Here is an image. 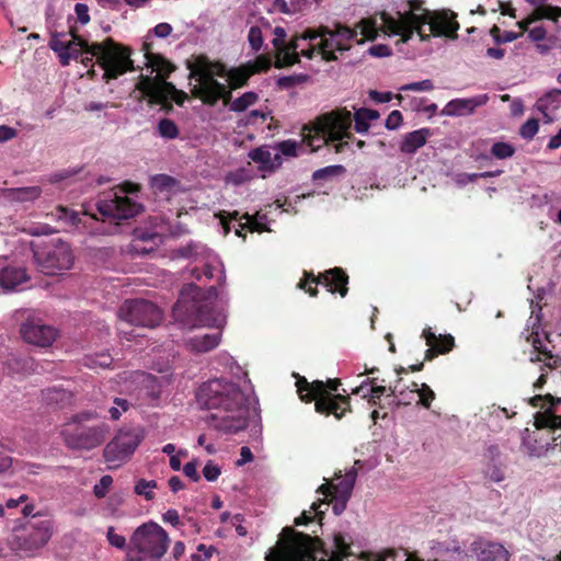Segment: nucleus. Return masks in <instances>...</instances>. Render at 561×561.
<instances>
[{
    "label": "nucleus",
    "instance_id": "11",
    "mask_svg": "<svg viewBox=\"0 0 561 561\" xmlns=\"http://www.w3.org/2000/svg\"><path fill=\"white\" fill-rule=\"evenodd\" d=\"M139 186L125 183L100 196L96 208L103 220H124L135 217L142 206L134 196Z\"/></svg>",
    "mask_w": 561,
    "mask_h": 561
},
{
    "label": "nucleus",
    "instance_id": "20",
    "mask_svg": "<svg viewBox=\"0 0 561 561\" xmlns=\"http://www.w3.org/2000/svg\"><path fill=\"white\" fill-rule=\"evenodd\" d=\"M311 284H321L328 288V291H337L342 297L347 294V276L341 268L329 270L319 279L306 277V279L299 282L298 286L309 293L310 296H316L317 290L311 287Z\"/></svg>",
    "mask_w": 561,
    "mask_h": 561
},
{
    "label": "nucleus",
    "instance_id": "24",
    "mask_svg": "<svg viewBox=\"0 0 561 561\" xmlns=\"http://www.w3.org/2000/svg\"><path fill=\"white\" fill-rule=\"evenodd\" d=\"M47 540L48 537L45 533L34 530L27 536H13L10 540V547L21 556L32 557Z\"/></svg>",
    "mask_w": 561,
    "mask_h": 561
},
{
    "label": "nucleus",
    "instance_id": "62",
    "mask_svg": "<svg viewBox=\"0 0 561 561\" xmlns=\"http://www.w3.org/2000/svg\"><path fill=\"white\" fill-rule=\"evenodd\" d=\"M402 119L403 118L400 111H392L386 119V128L389 130H394L399 128V126L402 124Z\"/></svg>",
    "mask_w": 561,
    "mask_h": 561
},
{
    "label": "nucleus",
    "instance_id": "58",
    "mask_svg": "<svg viewBox=\"0 0 561 561\" xmlns=\"http://www.w3.org/2000/svg\"><path fill=\"white\" fill-rule=\"evenodd\" d=\"M106 538L111 546L117 549H124L126 547V539L124 536L115 533V528L110 526L106 531Z\"/></svg>",
    "mask_w": 561,
    "mask_h": 561
},
{
    "label": "nucleus",
    "instance_id": "16",
    "mask_svg": "<svg viewBox=\"0 0 561 561\" xmlns=\"http://www.w3.org/2000/svg\"><path fill=\"white\" fill-rule=\"evenodd\" d=\"M142 439L144 434L140 430L119 431L104 449L106 462L111 467L119 466L135 453Z\"/></svg>",
    "mask_w": 561,
    "mask_h": 561
},
{
    "label": "nucleus",
    "instance_id": "12",
    "mask_svg": "<svg viewBox=\"0 0 561 561\" xmlns=\"http://www.w3.org/2000/svg\"><path fill=\"white\" fill-rule=\"evenodd\" d=\"M178 255L190 259L196 263L191 270L194 278L197 280L217 278L218 282L225 280L224 265L219 257L206 245L198 242H190L178 249Z\"/></svg>",
    "mask_w": 561,
    "mask_h": 561
},
{
    "label": "nucleus",
    "instance_id": "45",
    "mask_svg": "<svg viewBox=\"0 0 561 561\" xmlns=\"http://www.w3.org/2000/svg\"><path fill=\"white\" fill-rule=\"evenodd\" d=\"M491 153L496 159H508L514 156L515 147L508 142L496 141L491 147Z\"/></svg>",
    "mask_w": 561,
    "mask_h": 561
},
{
    "label": "nucleus",
    "instance_id": "28",
    "mask_svg": "<svg viewBox=\"0 0 561 561\" xmlns=\"http://www.w3.org/2000/svg\"><path fill=\"white\" fill-rule=\"evenodd\" d=\"M42 194L39 186H25L15 188H4L1 196L10 202L24 203L37 199Z\"/></svg>",
    "mask_w": 561,
    "mask_h": 561
},
{
    "label": "nucleus",
    "instance_id": "64",
    "mask_svg": "<svg viewBox=\"0 0 561 561\" xmlns=\"http://www.w3.org/2000/svg\"><path fill=\"white\" fill-rule=\"evenodd\" d=\"M75 12L77 14V19L81 24H87L90 21L89 8L84 3H77L75 5Z\"/></svg>",
    "mask_w": 561,
    "mask_h": 561
},
{
    "label": "nucleus",
    "instance_id": "54",
    "mask_svg": "<svg viewBox=\"0 0 561 561\" xmlns=\"http://www.w3.org/2000/svg\"><path fill=\"white\" fill-rule=\"evenodd\" d=\"M542 19H550V15L547 14V11H533L524 20L517 22V25L522 31H527L530 24Z\"/></svg>",
    "mask_w": 561,
    "mask_h": 561
},
{
    "label": "nucleus",
    "instance_id": "29",
    "mask_svg": "<svg viewBox=\"0 0 561 561\" xmlns=\"http://www.w3.org/2000/svg\"><path fill=\"white\" fill-rule=\"evenodd\" d=\"M422 336L424 337L426 345L434 346L440 354L450 352L455 345L453 335H436L435 332L432 331V328H425L423 330Z\"/></svg>",
    "mask_w": 561,
    "mask_h": 561
},
{
    "label": "nucleus",
    "instance_id": "10",
    "mask_svg": "<svg viewBox=\"0 0 561 561\" xmlns=\"http://www.w3.org/2000/svg\"><path fill=\"white\" fill-rule=\"evenodd\" d=\"M169 537L157 523L148 522L134 531L128 558L130 561H158L167 551Z\"/></svg>",
    "mask_w": 561,
    "mask_h": 561
},
{
    "label": "nucleus",
    "instance_id": "3",
    "mask_svg": "<svg viewBox=\"0 0 561 561\" xmlns=\"http://www.w3.org/2000/svg\"><path fill=\"white\" fill-rule=\"evenodd\" d=\"M216 298V288H209L207 297H202L201 288L190 284L182 289L179 300L172 309L174 321L182 328H215L218 330L187 339L185 346L192 353L210 352L221 342L220 330L226 323V316L222 309L215 307Z\"/></svg>",
    "mask_w": 561,
    "mask_h": 561
},
{
    "label": "nucleus",
    "instance_id": "22",
    "mask_svg": "<svg viewBox=\"0 0 561 561\" xmlns=\"http://www.w3.org/2000/svg\"><path fill=\"white\" fill-rule=\"evenodd\" d=\"M470 551L479 561H508L506 548L495 541L478 538L470 545Z\"/></svg>",
    "mask_w": 561,
    "mask_h": 561
},
{
    "label": "nucleus",
    "instance_id": "27",
    "mask_svg": "<svg viewBox=\"0 0 561 561\" xmlns=\"http://www.w3.org/2000/svg\"><path fill=\"white\" fill-rule=\"evenodd\" d=\"M432 136L428 128H420L405 134L400 142V151L407 154H414L422 148Z\"/></svg>",
    "mask_w": 561,
    "mask_h": 561
},
{
    "label": "nucleus",
    "instance_id": "9",
    "mask_svg": "<svg viewBox=\"0 0 561 561\" xmlns=\"http://www.w3.org/2000/svg\"><path fill=\"white\" fill-rule=\"evenodd\" d=\"M340 381L330 379L327 383L322 381H313L309 383L305 378L298 379L296 382L297 392L302 401H316V411L324 414H333L336 419H341L348 405V398L343 396H333L331 392L336 391Z\"/></svg>",
    "mask_w": 561,
    "mask_h": 561
},
{
    "label": "nucleus",
    "instance_id": "37",
    "mask_svg": "<svg viewBox=\"0 0 561 561\" xmlns=\"http://www.w3.org/2000/svg\"><path fill=\"white\" fill-rule=\"evenodd\" d=\"M276 152L278 153V157H282V162L285 158H294L298 156V151L300 149V142L288 139L278 142L274 146Z\"/></svg>",
    "mask_w": 561,
    "mask_h": 561
},
{
    "label": "nucleus",
    "instance_id": "35",
    "mask_svg": "<svg viewBox=\"0 0 561 561\" xmlns=\"http://www.w3.org/2000/svg\"><path fill=\"white\" fill-rule=\"evenodd\" d=\"M134 381L137 382L141 387V389L147 390L149 394H154L159 389L158 380L150 374L144 371H135L133 374Z\"/></svg>",
    "mask_w": 561,
    "mask_h": 561
},
{
    "label": "nucleus",
    "instance_id": "59",
    "mask_svg": "<svg viewBox=\"0 0 561 561\" xmlns=\"http://www.w3.org/2000/svg\"><path fill=\"white\" fill-rule=\"evenodd\" d=\"M115 405L110 409V414L113 420H118L123 412L128 410L129 403L125 399L116 398Z\"/></svg>",
    "mask_w": 561,
    "mask_h": 561
},
{
    "label": "nucleus",
    "instance_id": "19",
    "mask_svg": "<svg viewBox=\"0 0 561 561\" xmlns=\"http://www.w3.org/2000/svg\"><path fill=\"white\" fill-rule=\"evenodd\" d=\"M540 310V307H538V310L533 307L531 314L527 321V330H531L530 334L527 336V341L538 353L536 357H530L531 362H546L553 357L548 335L539 332L541 320Z\"/></svg>",
    "mask_w": 561,
    "mask_h": 561
},
{
    "label": "nucleus",
    "instance_id": "42",
    "mask_svg": "<svg viewBox=\"0 0 561 561\" xmlns=\"http://www.w3.org/2000/svg\"><path fill=\"white\" fill-rule=\"evenodd\" d=\"M252 178V173L250 170H247L244 168L237 169L234 171H231L227 173L225 176L226 184H231L234 186L241 185L245 182H248Z\"/></svg>",
    "mask_w": 561,
    "mask_h": 561
},
{
    "label": "nucleus",
    "instance_id": "21",
    "mask_svg": "<svg viewBox=\"0 0 561 561\" xmlns=\"http://www.w3.org/2000/svg\"><path fill=\"white\" fill-rule=\"evenodd\" d=\"M21 335L28 344L47 347L56 340L57 330L41 320L28 319L21 327Z\"/></svg>",
    "mask_w": 561,
    "mask_h": 561
},
{
    "label": "nucleus",
    "instance_id": "48",
    "mask_svg": "<svg viewBox=\"0 0 561 561\" xmlns=\"http://www.w3.org/2000/svg\"><path fill=\"white\" fill-rule=\"evenodd\" d=\"M158 133L165 139H174L179 135V129L173 121L163 118L158 124Z\"/></svg>",
    "mask_w": 561,
    "mask_h": 561
},
{
    "label": "nucleus",
    "instance_id": "34",
    "mask_svg": "<svg viewBox=\"0 0 561 561\" xmlns=\"http://www.w3.org/2000/svg\"><path fill=\"white\" fill-rule=\"evenodd\" d=\"M68 44L69 41H64L61 35H53L49 42L50 49L57 54L62 66L69 65Z\"/></svg>",
    "mask_w": 561,
    "mask_h": 561
},
{
    "label": "nucleus",
    "instance_id": "41",
    "mask_svg": "<svg viewBox=\"0 0 561 561\" xmlns=\"http://www.w3.org/2000/svg\"><path fill=\"white\" fill-rule=\"evenodd\" d=\"M158 484L156 480L140 479L135 485V493L144 496L147 501L154 497L153 490L157 489Z\"/></svg>",
    "mask_w": 561,
    "mask_h": 561
},
{
    "label": "nucleus",
    "instance_id": "55",
    "mask_svg": "<svg viewBox=\"0 0 561 561\" xmlns=\"http://www.w3.org/2000/svg\"><path fill=\"white\" fill-rule=\"evenodd\" d=\"M538 129H539L538 121L535 118H529L522 125L519 134H520L522 138L530 140L538 133Z\"/></svg>",
    "mask_w": 561,
    "mask_h": 561
},
{
    "label": "nucleus",
    "instance_id": "6",
    "mask_svg": "<svg viewBox=\"0 0 561 561\" xmlns=\"http://www.w3.org/2000/svg\"><path fill=\"white\" fill-rule=\"evenodd\" d=\"M172 31L171 24L165 22L159 23L148 32L144 43L145 65L150 70V75H141L137 89L151 103L164 104L172 101L178 105H182L187 99L185 92L178 90L172 83L164 80L173 71V66L162 56L153 54L149 44L152 36L167 38Z\"/></svg>",
    "mask_w": 561,
    "mask_h": 561
},
{
    "label": "nucleus",
    "instance_id": "53",
    "mask_svg": "<svg viewBox=\"0 0 561 561\" xmlns=\"http://www.w3.org/2000/svg\"><path fill=\"white\" fill-rule=\"evenodd\" d=\"M221 474V467L213 460H208L203 468V476L208 482H215Z\"/></svg>",
    "mask_w": 561,
    "mask_h": 561
},
{
    "label": "nucleus",
    "instance_id": "4",
    "mask_svg": "<svg viewBox=\"0 0 561 561\" xmlns=\"http://www.w3.org/2000/svg\"><path fill=\"white\" fill-rule=\"evenodd\" d=\"M196 401L211 410L209 425L225 434H236L248 425L250 396L232 380L215 377L199 385Z\"/></svg>",
    "mask_w": 561,
    "mask_h": 561
},
{
    "label": "nucleus",
    "instance_id": "7",
    "mask_svg": "<svg viewBox=\"0 0 561 561\" xmlns=\"http://www.w3.org/2000/svg\"><path fill=\"white\" fill-rule=\"evenodd\" d=\"M190 78L194 80L192 92L204 102L214 104L220 99L230 98V89L242 87L253 75L247 65L227 70L219 62L206 58H197L190 64Z\"/></svg>",
    "mask_w": 561,
    "mask_h": 561
},
{
    "label": "nucleus",
    "instance_id": "13",
    "mask_svg": "<svg viewBox=\"0 0 561 561\" xmlns=\"http://www.w3.org/2000/svg\"><path fill=\"white\" fill-rule=\"evenodd\" d=\"M37 267L47 275H57L73 265V253L70 245L61 240L50 241L33 251Z\"/></svg>",
    "mask_w": 561,
    "mask_h": 561
},
{
    "label": "nucleus",
    "instance_id": "56",
    "mask_svg": "<svg viewBox=\"0 0 561 561\" xmlns=\"http://www.w3.org/2000/svg\"><path fill=\"white\" fill-rule=\"evenodd\" d=\"M113 484V478L108 474L103 476L94 485L93 493L98 499H103Z\"/></svg>",
    "mask_w": 561,
    "mask_h": 561
},
{
    "label": "nucleus",
    "instance_id": "25",
    "mask_svg": "<svg viewBox=\"0 0 561 561\" xmlns=\"http://www.w3.org/2000/svg\"><path fill=\"white\" fill-rule=\"evenodd\" d=\"M30 279L26 270L16 264H7L0 268V293L19 289Z\"/></svg>",
    "mask_w": 561,
    "mask_h": 561
},
{
    "label": "nucleus",
    "instance_id": "5",
    "mask_svg": "<svg viewBox=\"0 0 561 561\" xmlns=\"http://www.w3.org/2000/svg\"><path fill=\"white\" fill-rule=\"evenodd\" d=\"M378 117L379 113L370 108H358L354 115L346 108H336L318 117L312 127L306 129L304 141L307 142L311 151H316L329 142H336L335 151L343 152L350 148L352 122L354 121L357 133L365 134L370 127V122Z\"/></svg>",
    "mask_w": 561,
    "mask_h": 561
},
{
    "label": "nucleus",
    "instance_id": "2",
    "mask_svg": "<svg viewBox=\"0 0 561 561\" xmlns=\"http://www.w3.org/2000/svg\"><path fill=\"white\" fill-rule=\"evenodd\" d=\"M267 561H412L405 554L356 553L351 550L350 540L342 534L333 538L331 551L324 550L318 539L284 528L277 545L266 556Z\"/></svg>",
    "mask_w": 561,
    "mask_h": 561
},
{
    "label": "nucleus",
    "instance_id": "47",
    "mask_svg": "<svg viewBox=\"0 0 561 561\" xmlns=\"http://www.w3.org/2000/svg\"><path fill=\"white\" fill-rule=\"evenodd\" d=\"M257 100V95L254 92H245L240 98L236 99L231 105L230 108L234 112H243L249 106L253 105Z\"/></svg>",
    "mask_w": 561,
    "mask_h": 561
},
{
    "label": "nucleus",
    "instance_id": "18",
    "mask_svg": "<svg viewBox=\"0 0 561 561\" xmlns=\"http://www.w3.org/2000/svg\"><path fill=\"white\" fill-rule=\"evenodd\" d=\"M216 217H218L225 234H227L231 228L234 229L236 234L239 237H242V230L244 229L251 232L270 230L267 228V216L265 214L256 213L250 216L249 214L240 215L238 211H220Z\"/></svg>",
    "mask_w": 561,
    "mask_h": 561
},
{
    "label": "nucleus",
    "instance_id": "17",
    "mask_svg": "<svg viewBox=\"0 0 561 561\" xmlns=\"http://www.w3.org/2000/svg\"><path fill=\"white\" fill-rule=\"evenodd\" d=\"M106 427H87L77 423L68 424L62 430V436L68 447L72 449H92L105 439Z\"/></svg>",
    "mask_w": 561,
    "mask_h": 561
},
{
    "label": "nucleus",
    "instance_id": "49",
    "mask_svg": "<svg viewBox=\"0 0 561 561\" xmlns=\"http://www.w3.org/2000/svg\"><path fill=\"white\" fill-rule=\"evenodd\" d=\"M44 393L49 403L61 404L70 399V393L62 389L48 388Z\"/></svg>",
    "mask_w": 561,
    "mask_h": 561
},
{
    "label": "nucleus",
    "instance_id": "44",
    "mask_svg": "<svg viewBox=\"0 0 561 561\" xmlns=\"http://www.w3.org/2000/svg\"><path fill=\"white\" fill-rule=\"evenodd\" d=\"M547 0H526L534 10L533 11H547V14L550 15L549 20L557 21L558 18L561 16V8L559 7H552V5H546Z\"/></svg>",
    "mask_w": 561,
    "mask_h": 561
},
{
    "label": "nucleus",
    "instance_id": "60",
    "mask_svg": "<svg viewBox=\"0 0 561 561\" xmlns=\"http://www.w3.org/2000/svg\"><path fill=\"white\" fill-rule=\"evenodd\" d=\"M484 474L488 479L496 483L502 482L505 478L503 470L495 465L488 466L484 470Z\"/></svg>",
    "mask_w": 561,
    "mask_h": 561
},
{
    "label": "nucleus",
    "instance_id": "15",
    "mask_svg": "<svg viewBox=\"0 0 561 561\" xmlns=\"http://www.w3.org/2000/svg\"><path fill=\"white\" fill-rule=\"evenodd\" d=\"M118 318L131 325L154 328L162 320V311L144 299L126 300L118 309Z\"/></svg>",
    "mask_w": 561,
    "mask_h": 561
},
{
    "label": "nucleus",
    "instance_id": "52",
    "mask_svg": "<svg viewBox=\"0 0 561 561\" xmlns=\"http://www.w3.org/2000/svg\"><path fill=\"white\" fill-rule=\"evenodd\" d=\"M248 41L254 51H259L263 46V35L259 26H251L248 33Z\"/></svg>",
    "mask_w": 561,
    "mask_h": 561
},
{
    "label": "nucleus",
    "instance_id": "1",
    "mask_svg": "<svg viewBox=\"0 0 561 561\" xmlns=\"http://www.w3.org/2000/svg\"><path fill=\"white\" fill-rule=\"evenodd\" d=\"M459 24L456 14L449 10L431 11L423 5L422 0H400L393 10L383 11L371 18L362 19L351 28L336 23L333 28L320 26L308 28L285 43L287 33L284 27L274 28L272 44L276 51L275 65L278 68L295 65L299 57L312 59L320 56L322 60H337V53L351 48V42L360 34L365 41H374L379 33L389 37H398V42L407 43L416 33L422 42L431 36L457 38Z\"/></svg>",
    "mask_w": 561,
    "mask_h": 561
},
{
    "label": "nucleus",
    "instance_id": "26",
    "mask_svg": "<svg viewBox=\"0 0 561 561\" xmlns=\"http://www.w3.org/2000/svg\"><path fill=\"white\" fill-rule=\"evenodd\" d=\"M248 156L264 172H273L282 165V157H278L275 148L271 146L255 148Z\"/></svg>",
    "mask_w": 561,
    "mask_h": 561
},
{
    "label": "nucleus",
    "instance_id": "61",
    "mask_svg": "<svg viewBox=\"0 0 561 561\" xmlns=\"http://www.w3.org/2000/svg\"><path fill=\"white\" fill-rule=\"evenodd\" d=\"M368 54L373 57H388L392 54V49L385 44H376L368 48Z\"/></svg>",
    "mask_w": 561,
    "mask_h": 561
},
{
    "label": "nucleus",
    "instance_id": "38",
    "mask_svg": "<svg viewBox=\"0 0 561 561\" xmlns=\"http://www.w3.org/2000/svg\"><path fill=\"white\" fill-rule=\"evenodd\" d=\"M216 360L220 366L227 369L228 373L237 378L245 375L239 364L233 359V357H231L226 352L219 353L216 357Z\"/></svg>",
    "mask_w": 561,
    "mask_h": 561
},
{
    "label": "nucleus",
    "instance_id": "31",
    "mask_svg": "<svg viewBox=\"0 0 561 561\" xmlns=\"http://www.w3.org/2000/svg\"><path fill=\"white\" fill-rule=\"evenodd\" d=\"M537 107L547 118V122H551L552 118L548 116V112H553L561 107V90L553 89L547 92L538 100Z\"/></svg>",
    "mask_w": 561,
    "mask_h": 561
},
{
    "label": "nucleus",
    "instance_id": "46",
    "mask_svg": "<svg viewBox=\"0 0 561 561\" xmlns=\"http://www.w3.org/2000/svg\"><path fill=\"white\" fill-rule=\"evenodd\" d=\"M344 172H345V168L341 164L329 165V167H325V168L314 171L312 174V179L314 181L327 180L330 178L339 176V175L343 174Z\"/></svg>",
    "mask_w": 561,
    "mask_h": 561
},
{
    "label": "nucleus",
    "instance_id": "14",
    "mask_svg": "<svg viewBox=\"0 0 561 561\" xmlns=\"http://www.w3.org/2000/svg\"><path fill=\"white\" fill-rule=\"evenodd\" d=\"M358 463L359 461H355V465L343 476L336 473L331 482L322 484L318 490L324 496L322 501L332 505L335 515H341L346 508L357 478L355 466Z\"/></svg>",
    "mask_w": 561,
    "mask_h": 561
},
{
    "label": "nucleus",
    "instance_id": "43",
    "mask_svg": "<svg viewBox=\"0 0 561 561\" xmlns=\"http://www.w3.org/2000/svg\"><path fill=\"white\" fill-rule=\"evenodd\" d=\"M113 359L110 354L101 353L95 355H89L84 359V365L90 368H107L111 366Z\"/></svg>",
    "mask_w": 561,
    "mask_h": 561
},
{
    "label": "nucleus",
    "instance_id": "63",
    "mask_svg": "<svg viewBox=\"0 0 561 561\" xmlns=\"http://www.w3.org/2000/svg\"><path fill=\"white\" fill-rule=\"evenodd\" d=\"M197 467H198L197 460H192V461L185 463L183 467L184 474L194 482H197L201 479V477L197 472Z\"/></svg>",
    "mask_w": 561,
    "mask_h": 561
},
{
    "label": "nucleus",
    "instance_id": "32",
    "mask_svg": "<svg viewBox=\"0 0 561 561\" xmlns=\"http://www.w3.org/2000/svg\"><path fill=\"white\" fill-rule=\"evenodd\" d=\"M371 381L369 378L365 379L353 390V393L367 399L370 404H376V400L387 392V388L385 386L373 387Z\"/></svg>",
    "mask_w": 561,
    "mask_h": 561
},
{
    "label": "nucleus",
    "instance_id": "8",
    "mask_svg": "<svg viewBox=\"0 0 561 561\" xmlns=\"http://www.w3.org/2000/svg\"><path fill=\"white\" fill-rule=\"evenodd\" d=\"M67 50L69 62L72 59L81 58V62L88 66L93 58H96L106 79H116L131 67L128 50L112 39L89 45L88 42L72 35Z\"/></svg>",
    "mask_w": 561,
    "mask_h": 561
},
{
    "label": "nucleus",
    "instance_id": "23",
    "mask_svg": "<svg viewBox=\"0 0 561 561\" xmlns=\"http://www.w3.org/2000/svg\"><path fill=\"white\" fill-rule=\"evenodd\" d=\"M488 94H478L466 99H454L449 101L442 111L445 116H466L474 112L476 108L488 103Z\"/></svg>",
    "mask_w": 561,
    "mask_h": 561
},
{
    "label": "nucleus",
    "instance_id": "50",
    "mask_svg": "<svg viewBox=\"0 0 561 561\" xmlns=\"http://www.w3.org/2000/svg\"><path fill=\"white\" fill-rule=\"evenodd\" d=\"M434 89L432 80L425 79L419 82H412L403 84L399 88V91H415V92H427Z\"/></svg>",
    "mask_w": 561,
    "mask_h": 561
},
{
    "label": "nucleus",
    "instance_id": "51",
    "mask_svg": "<svg viewBox=\"0 0 561 561\" xmlns=\"http://www.w3.org/2000/svg\"><path fill=\"white\" fill-rule=\"evenodd\" d=\"M416 396L419 397V403L424 408H430L435 399L434 391L426 383H422L421 388L417 387Z\"/></svg>",
    "mask_w": 561,
    "mask_h": 561
},
{
    "label": "nucleus",
    "instance_id": "40",
    "mask_svg": "<svg viewBox=\"0 0 561 561\" xmlns=\"http://www.w3.org/2000/svg\"><path fill=\"white\" fill-rule=\"evenodd\" d=\"M58 221L65 224V226L75 227L81 222V218L78 213L71 211L65 207H58L55 213L51 214Z\"/></svg>",
    "mask_w": 561,
    "mask_h": 561
},
{
    "label": "nucleus",
    "instance_id": "36",
    "mask_svg": "<svg viewBox=\"0 0 561 561\" xmlns=\"http://www.w3.org/2000/svg\"><path fill=\"white\" fill-rule=\"evenodd\" d=\"M329 506V503L325 501L319 500L318 502L312 503L309 511H304L300 516L295 519V524L297 526L307 525L310 523L316 516H321L323 511H321V506Z\"/></svg>",
    "mask_w": 561,
    "mask_h": 561
},
{
    "label": "nucleus",
    "instance_id": "30",
    "mask_svg": "<svg viewBox=\"0 0 561 561\" xmlns=\"http://www.w3.org/2000/svg\"><path fill=\"white\" fill-rule=\"evenodd\" d=\"M151 188L161 194H174L180 190V182L168 174H156L150 178Z\"/></svg>",
    "mask_w": 561,
    "mask_h": 561
},
{
    "label": "nucleus",
    "instance_id": "39",
    "mask_svg": "<svg viewBox=\"0 0 561 561\" xmlns=\"http://www.w3.org/2000/svg\"><path fill=\"white\" fill-rule=\"evenodd\" d=\"M156 239H160L159 234L147 232L142 229H136L134 231V244L131 245V250L135 251L137 254H146L149 253L152 248H140L137 242L138 241H154Z\"/></svg>",
    "mask_w": 561,
    "mask_h": 561
},
{
    "label": "nucleus",
    "instance_id": "57",
    "mask_svg": "<svg viewBox=\"0 0 561 561\" xmlns=\"http://www.w3.org/2000/svg\"><path fill=\"white\" fill-rule=\"evenodd\" d=\"M247 67L254 73L260 71H266L271 67V59L265 56H259L255 60L247 64Z\"/></svg>",
    "mask_w": 561,
    "mask_h": 561
},
{
    "label": "nucleus",
    "instance_id": "33",
    "mask_svg": "<svg viewBox=\"0 0 561 561\" xmlns=\"http://www.w3.org/2000/svg\"><path fill=\"white\" fill-rule=\"evenodd\" d=\"M389 396H392L396 398V404L397 405H401V404H410L415 396H416V391H417V383L416 382H412L410 387H408L407 389H399V386L396 385V386H390L389 387Z\"/></svg>",
    "mask_w": 561,
    "mask_h": 561
}]
</instances>
